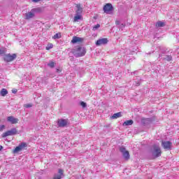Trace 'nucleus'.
I'll list each match as a JSON object with an SVG mask.
<instances>
[{
	"label": "nucleus",
	"mask_w": 179,
	"mask_h": 179,
	"mask_svg": "<svg viewBox=\"0 0 179 179\" xmlns=\"http://www.w3.org/2000/svg\"><path fill=\"white\" fill-rule=\"evenodd\" d=\"M71 52L74 55V57H76V58H79L80 57H85V55H86V49L81 46H77L71 50Z\"/></svg>",
	"instance_id": "nucleus-1"
},
{
	"label": "nucleus",
	"mask_w": 179,
	"mask_h": 179,
	"mask_svg": "<svg viewBox=\"0 0 179 179\" xmlns=\"http://www.w3.org/2000/svg\"><path fill=\"white\" fill-rule=\"evenodd\" d=\"M19 132L16 128H12L10 130H8L1 134V138H6V136H13V135H17Z\"/></svg>",
	"instance_id": "nucleus-2"
},
{
	"label": "nucleus",
	"mask_w": 179,
	"mask_h": 179,
	"mask_svg": "<svg viewBox=\"0 0 179 179\" xmlns=\"http://www.w3.org/2000/svg\"><path fill=\"white\" fill-rule=\"evenodd\" d=\"M120 152L122 154L124 160H129L131 156L129 155V152L127 150L124 146L122 145L119 148Z\"/></svg>",
	"instance_id": "nucleus-3"
},
{
	"label": "nucleus",
	"mask_w": 179,
	"mask_h": 179,
	"mask_svg": "<svg viewBox=\"0 0 179 179\" xmlns=\"http://www.w3.org/2000/svg\"><path fill=\"white\" fill-rule=\"evenodd\" d=\"M17 57V55L13 53V54H6L4 55L3 60L5 62H12V61H15V59Z\"/></svg>",
	"instance_id": "nucleus-4"
},
{
	"label": "nucleus",
	"mask_w": 179,
	"mask_h": 179,
	"mask_svg": "<svg viewBox=\"0 0 179 179\" xmlns=\"http://www.w3.org/2000/svg\"><path fill=\"white\" fill-rule=\"evenodd\" d=\"M24 148H27V143H21L19 144L18 146H17L13 150V153H18V152H20L24 149Z\"/></svg>",
	"instance_id": "nucleus-5"
},
{
	"label": "nucleus",
	"mask_w": 179,
	"mask_h": 179,
	"mask_svg": "<svg viewBox=\"0 0 179 179\" xmlns=\"http://www.w3.org/2000/svg\"><path fill=\"white\" fill-rule=\"evenodd\" d=\"M113 10H114V7H113V4L110 3H106L103 6V11L105 13H110V12H113Z\"/></svg>",
	"instance_id": "nucleus-6"
},
{
	"label": "nucleus",
	"mask_w": 179,
	"mask_h": 179,
	"mask_svg": "<svg viewBox=\"0 0 179 179\" xmlns=\"http://www.w3.org/2000/svg\"><path fill=\"white\" fill-rule=\"evenodd\" d=\"M57 125L59 128H65L68 125V120L65 119H59L57 120Z\"/></svg>",
	"instance_id": "nucleus-7"
},
{
	"label": "nucleus",
	"mask_w": 179,
	"mask_h": 179,
	"mask_svg": "<svg viewBox=\"0 0 179 179\" xmlns=\"http://www.w3.org/2000/svg\"><path fill=\"white\" fill-rule=\"evenodd\" d=\"M153 159H157V157H160L162 156V150L160 148H155L154 150L152 152Z\"/></svg>",
	"instance_id": "nucleus-8"
},
{
	"label": "nucleus",
	"mask_w": 179,
	"mask_h": 179,
	"mask_svg": "<svg viewBox=\"0 0 179 179\" xmlns=\"http://www.w3.org/2000/svg\"><path fill=\"white\" fill-rule=\"evenodd\" d=\"M108 43V39L107 38H103L101 39H99L96 41L95 44L97 47L100 45H104Z\"/></svg>",
	"instance_id": "nucleus-9"
},
{
	"label": "nucleus",
	"mask_w": 179,
	"mask_h": 179,
	"mask_svg": "<svg viewBox=\"0 0 179 179\" xmlns=\"http://www.w3.org/2000/svg\"><path fill=\"white\" fill-rule=\"evenodd\" d=\"M171 145L173 143L171 141H162V146L165 150H171Z\"/></svg>",
	"instance_id": "nucleus-10"
},
{
	"label": "nucleus",
	"mask_w": 179,
	"mask_h": 179,
	"mask_svg": "<svg viewBox=\"0 0 179 179\" xmlns=\"http://www.w3.org/2000/svg\"><path fill=\"white\" fill-rule=\"evenodd\" d=\"M64 176V170L59 169L58 170V173L55 174L52 179H61Z\"/></svg>",
	"instance_id": "nucleus-11"
},
{
	"label": "nucleus",
	"mask_w": 179,
	"mask_h": 179,
	"mask_svg": "<svg viewBox=\"0 0 179 179\" xmlns=\"http://www.w3.org/2000/svg\"><path fill=\"white\" fill-rule=\"evenodd\" d=\"M7 121L10 122V124H17L19 122V119L13 116H9L7 117Z\"/></svg>",
	"instance_id": "nucleus-12"
},
{
	"label": "nucleus",
	"mask_w": 179,
	"mask_h": 179,
	"mask_svg": "<svg viewBox=\"0 0 179 179\" xmlns=\"http://www.w3.org/2000/svg\"><path fill=\"white\" fill-rule=\"evenodd\" d=\"M34 16H36V15H34V13L31 10V11L24 14V19L26 20H30V19H33V17H34Z\"/></svg>",
	"instance_id": "nucleus-13"
},
{
	"label": "nucleus",
	"mask_w": 179,
	"mask_h": 179,
	"mask_svg": "<svg viewBox=\"0 0 179 179\" xmlns=\"http://www.w3.org/2000/svg\"><path fill=\"white\" fill-rule=\"evenodd\" d=\"M83 41V38L73 36L71 41L72 44H76V43H82Z\"/></svg>",
	"instance_id": "nucleus-14"
},
{
	"label": "nucleus",
	"mask_w": 179,
	"mask_h": 179,
	"mask_svg": "<svg viewBox=\"0 0 179 179\" xmlns=\"http://www.w3.org/2000/svg\"><path fill=\"white\" fill-rule=\"evenodd\" d=\"M76 8H77L76 10V15H82L83 12V8H82L80 4H76Z\"/></svg>",
	"instance_id": "nucleus-15"
},
{
	"label": "nucleus",
	"mask_w": 179,
	"mask_h": 179,
	"mask_svg": "<svg viewBox=\"0 0 179 179\" xmlns=\"http://www.w3.org/2000/svg\"><path fill=\"white\" fill-rule=\"evenodd\" d=\"M134 124V120H129L123 122V127H129V125H132Z\"/></svg>",
	"instance_id": "nucleus-16"
},
{
	"label": "nucleus",
	"mask_w": 179,
	"mask_h": 179,
	"mask_svg": "<svg viewBox=\"0 0 179 179\" xmlns=\"http://www.w3.org/2000/svg\"><path fill=\"white\" fill-rule=\"evenodd\" d=\"M151 121L152 120H150V118L143 119L141 120V124H143V125H148Z\"/></svg>",
	"instance_id": "nucleus-17"
},
{
	"label": "nucleus",
	"mask_w": 179,
	"mask_h": 179,
	"mask_svg": "<svg viewBox=\"0 0 179 179\" xmlns=\"http://www.w3.org/2000/svg\"><path fill=\"white\" fill-rule=\"evenodd\" d=\"M31 10L32 11V13H34V16H36V13H41V8H32Z\"/></svg>",
	"instance_id": "nucleus-18"
},
{
	"label": "nucleus",
	"mask_w": 179,
	"mask_h": 179,
	"mask_svg": "<svg viewBox=\"0 0 179 179\" xmlns=\"http://www.w3.org/2000/svg\"><path fill=\"white\" fill-rule=\"evenodd\" d=\"M122 115H121V112H118L117 113H115L113 114L112 116H111V118L113 120H115L117 118H120V117H122Z\"/></svg>",
	"instance_id": "nucleus-19"
},
{
	"label": "nucleus",
	"mask_w": 179,
	"mask_h": 179,
	"mask_svg": "<svg viewBox=\"0 0 179 179\" xmlns=\"http://www.w3.org/2000/svg\"><path fill=\"white\" fill-rule=\"evenodd\" d=\"M135 80V85L136 86H141V82L142 80V79H141V78L139 77H136V78L134 79Z\"/></svg>",
	"instance_id": "nucleus-20"
},
{
	"label": "nucleus",
	"mask_w": 179,
	"mask_h": 179,
	"mask_svg": "<svg viewBox=\"0 0 179 179\" xmlns=\"http://www.w3.org/2000/svg\"><path fill=\"white\" fill-rule=\"evenodd\" d=\"M0 94L1 96H2L3 97H5V96H6V94H8V90L3 88L1 92H0Z\"/></svg>",
	"instance_id": "nucleus-21"
},
{
	"label": "nucleus",
	"mask_w": 179,
	"mask_h": 179,
	"mask_svg": "<svg viewBox=\"0 0 179 179\" xmlns=\"http://www.w3.org/2000/svg\"><path fill=\"white\" fill-rule=\"evenodd\" d=\"M166 24L164 22L159 21L157 22L156 27H164Z\"/></svg>",
	"instance_id": "nucleus-22"
},
{
	"label": "nucleus",
	"mask_w": 179,
	"mask_h": 179,
	"mask_svg": "<svg viewBox=\"0 0 179 179\" xmlns=\"http://www.w3.org/2000/svg\"><path fill=\"white\" fill-rule=\"evenodd\" d=\"M82 19V15L81 14H76L74 16V22H78V20H80Z\"/></svg>",
	"instance_id": "nucleus-23"
},
{
	"label": "nucleus",
	"mask_w": 179,
	"mask_h": 179,
	"mask_svg": "<svg viewBox=\"0 0 179 179\" xmlns=\"http://www.w3.org/2000/svg\"><path fill=\"white\" fill-rule=\"evenodd\" d=\"M163 59H165V61H171L173 59V57L171 55H166L163 57Z\"/></svg>",
	"instance_id": "nucleus-24"
},
{
	"label": "nucleus",
	"mask_w": 179,
	"mask_h": 179,
	"mask_svg": "<svg viewBox=\"0 0 179 179\" xmlns=\"http://www.w3.org/2000/svg\"><path fill=\"white\" fill-rule=\"evenodd\" d=\"M52 47H54L52 43H48L45 48V50H47V51H50V50H51V48H52Z\"/></svg>",
	"instance_id": "nucleus-25"
},
{
	"label": "nucleus",
	"mask_w": 179,
	"mask_h": 179,
	"mask_svg": "<svg viewBox=\"0 0 179 179\" xmlns=\"http://www.w3.org/2000/svg\"><path fill=\"white\" fill-rule=\"evenodd\" d=\"M48 66H49L50 68H55V62H50L48 64Z\"/></svg>",
	"instance_id": "nucleus-26"
},
{
	"label": "nucleus",
	"mask_w": 179,
	"mask_h": 179,
	"mask_svg": "<svg viewBox=\"0 0 179 179\" xmlns=\"http://www.w3.org/2000/svg\"><path fill=\"white\" fill-rule=\"evenodd\" d=\"M99 29H100V24H97L94 25L93 27L92 30H93V31H96V30H98Z\"/></svg>",
	"instance_id": "nucleus-27"
},
{
	"label": "nucleus",
	"mask_w": 179,
	"mask_h": 179,
	"mask_svg": "<svg viewBox=\"0 0 179 179\" xmlns=\"http://www.w3.org/2000/svg\"><path fill=\"white\" fill-rule=\"evenodd\" d=\"M52 38H54L55 40L57 38H61V33L55 34L52 36Z\"/></svg>",
	"instance_id": "nucleus-28"
},
{
	"label": "nucleus",
	"mask_w": 179,
	"mask_h": 179,
	"mask_svg": "<svg viewBox=\"0 0 179 179\" xmlns=\"http://www.w3.org/2000/svg\"><path fill=\"white\" fill-rule=\"evenodd\" d=\"M80 105L82 106L83 108H86V107H87V103H86L85 101H81Z\"/></svg>",
	"instance_id": "nucleus-29"
},
{
	"label": "nucleus",
	"mask_w": 179,
	"mask_h": 179,
	"mask_svg": "<svg viewBox=\"0 0 179 179\" xmlns=\"http://www.w3.org/2000/svg\"><path fill=\"white\" fill-rule=\"evenodd\" d=\"M6 52V49H0V55H5Z\"/></svg>",
	"instance_id": "nucleus-30"
},
{
	"label": "nucleus",
	"mask_w": 179,
	"mask_h": 179,
	"mask_svg": "<svg viewBox=\"0 0 179 179\" xmlns=\"http://www.w3.org/2000/svg\"><path fill=\"white\" fill-rule=\"evenodd\" d=\"M5 128H6V127L3 124L0 126V132H2V131H3V129H5Z\"/></svg>",
	"instance_id": "nucleus-31"
},
{
	"label": "nucleus",
	"mask_w": 179,
	"mask_h": 179,
	"mask_svg": "<svg viewBox=\"0 0 179 179\" xmlns=\"http://www.w3.org/2000/svg\"><path fill=\"white\" fill-rule=\"evenodd\" d=\"M32 106H33V105H31V103H28V104L24 105V107L26 108H30V107H32Z\"/></svg>",
	"instance_id": "nucleus-32"
},
{
	"label": "nucleus",
	"mask_w": 179,
	"mask_h": 179,
	"mask_svg": "<svg viewBox=\"0 0 179 179\" xmlns=\"http://www.w3.org/2000/svg\"><path fill=\"white\" fill-rule=\"evenodd\" d=\"M12 93H13V94H16V93H17V90H16V89H13V90H12Z\"/></svg>",
	"instance_id": "nucleus-33"
},
{
	"label": "nucleus",
	"mask_w": 179,
	"mask_h": 179,
	"mask_svg": "<svg viewBox=\"0 0 179 179\" xmlns=\"http://www.w3.org/2000/svg\"><path fill=\"white\" fill-rule=\"evenodd\" d=\"M119 27L122 30V29L125 27V25L124 24H121Z\"/></svg>",
	"instance_id": "nucleus-34"
},
{
	"label": "nucleus",
	"mask_w": 179,
	"mask_h": 179,
	"mask_svg": "<svg viewBox=\"0 0 179 179\" xmlns=\"http://www.w3.org/2000/svg\"><path fill=\"white\" fill-rule=\"evenodd\" d=\"M56 72L57 73H61V70H59V69H57Z\"/></svg>",
	"instance_id": "nucleus-35"
},
{
	"label": "nucleus",
	"mask_w": 179,
	"mask_h": 179,
	"mask_svg": "<svg viewBox=\"0 0 179 179\" xmlns=\"http://www.w3.org/2000/svg\"><path fill=\"white\" fill-rule=\"evenodd\" d=\"M115 24H117V26L120 25V21H115Z\"/></svg>",
	"instance_id": "nucleus-36"
},
{
	"label": "nucleus",
	"mask_w": 179,
	"mask_h": 179,
	"mask_svg": "<svg viewBox=\"0 0 179 179\" xmlns=\"http://www.w3.org/2000/svg\"><path fill=\"white\" fill-rule=\"evenodd\" d=\"M40 1H41V0H32V2L37 3V2H40Z\"/></svg>",
	"instance_id": "nucleus-37"
},
{
	"label": "nucleus",
	"mask_w": 179,
	"mask_h": 179,
	"mask_svg": "<svg viewBox=\"0 0 179 179\" xmlns=\"http://www.w3.org/2000/svg\"><path fill=\"white\" fill-rule=\"evenodd\" d=\"M3 149V147L2 145H0V150H2Z\"/></svg>",
	"instance_id": "nucleus-38"
},
{
	"label": "nucleus",
	"mask_w": 179,
	"mask_h": 179,
	"mask_svg": "<svg viewBox=\"0 0 179 179\" xmlns=\"http://www.w3.org/2000/svg\"><path fill=\"white\" fill-rule=\"evenodd\" d=\"M163 57V55H159V58Z\"/></svg>",
	"instance_id": "nucleus-39"
},
{
	"label": "nucleus",
	"mask_w": 179,
	"mask_h": 179,
	"mask_svg": "<svg viewBox=\"0 0 179 179\" xmlns=\"http://www.w3.org/2000/svg\"><path fill=\"white\" fill-rule=\"evenodd\" d=\"M162 54H164V50H162Z\"/></svg>",
	"instance_id": "nucleus-40"
},
{
	"label": "nucleus",
	"mask_w": 179,
	"mask_h": 179,
	"mask_svg": "<svg viewBox=\"0 0 179 179\" xmlns=\"http://www.w3.org/2000/svg\"><path fill=\"white\" fill-rule=\"evenodd\" d=\"M160 51H162V48H159Z\"/></svg>",
	"instance_id": "nucleus-41"
}]
</instances>
